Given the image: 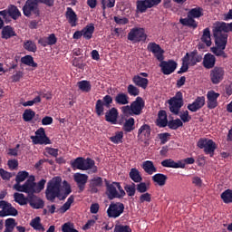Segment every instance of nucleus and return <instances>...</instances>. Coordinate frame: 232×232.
<instances>
[{
	"mask_svg": "<svg viewBox=\"0 0 232 232\" xmlns=\"http://www.w3.org/2000/svg\"><path fill=\"white\" fill-rule=\"evenodd\" d=\"M129 176L134 183H140L142 181L140 172L136 168L130 169Z\"/></svg>",
	"mask_w": 232,
	"mask_h": 232,
	"instance_id": "nucleus-40",
	"label": "nucleus"
},
{
	"mask_svg": "<svg viewBox=\"0 0 232 232\" xmlns=\"http://www.w3.org/2000/svg\"><path fill=\"white\" fill-rule=\"evenodd\" d=\"M114 102H116V104L119 106H125L130 103V97L124 92H120L114 97Z\"/></svg>",
	"mask_w": 232,
	"mask_h": 232,
	"instance_id": "nucleus-32",
	"label": "nucleus"
},
{
	"mask_svg": "<svg viewBox=\"0 0 232 232\" xmlns=\"http://www.w3.org/2000/svg\"><path fill=\"white\" fill-rule=\"evenodd\" d=\"M0 177L3 180H9L12 179L13 175L11 172L5 170L4 169H0Z\"/></svg>",
	"mask_w": 232,
	"mask_h": 232,
	"instance_id": "nucleus-63",
	"label": "nucleus"
},
{
	"mask_svg": "<svg viewBox=\"0 0 232 232\" xmlns=\"http://www.w3.org/2000/svg\"><path fill=\"white\" fill-rule=\"evenodd\" d=\"M206 104L205 97H198L192 103L188 104L187 109L191 112L200 111Z\"/></svg>",
	"mask_w": 232,
	"mask_h": 232,
	"instance_id": "nucleus-20",
	"label": "nucleus"
},
{
	"mask_svg": "<svg viewBox=\"0 0 232 232\" xmlns=\"http://www.w3.org/2000/svg\"><path fill=\"white\" fill-rule=\"evenodd\" d=\"M148 35L144 32L142 27H133L130 29V33L127 34V40L132 42L133 44L146 42Z\"/></svg>",
	"mask_w": 232,
	"mask_h": 232,
	"instance_id": "nucleus-9",
	"label": "nucleus"
},
{
	"mask_svg": "<svg viewBox=\"0 0 232 232\" xmlns=\"http://www.w3.org/2000/svg\"><path fill=\"white\" fill-rule=\"evenodd\" d=\"M79 90L83 92H90L92 91V84L90 81L82 80L78 82Z\"/></svg>",
	"mask_w": 232,
	"mask_h": 232,
	"instance_id": "nucleus-42",
	"label": "nucleus"
},
{
	"mask_svg": "<svg viewBox=\"0 0 232 232\" xmlns=\"http://www.w3.org/2000/svg\"><path fill=\"white\" fill-rule=\"evenodd\" d=\"M17 34H16L14 27H12L10 25L3 27V29H2V38L3 39L8 40V39H10L12 37H14Z\"/></svg>",
	"mask_w": 232,
	"mask_h": 232,
	"instance_id": "nucleus-35",
	"label": "nucleus"
},
{
	"mask_svg": "<svg viewBox=\"0 0 232 232\" xmlns=\"http://www.w3.org/2000/svg\"><path fill=\"white\" fill-rule=\"evenodd\" d=\"M82 170H91V174H95L98 172V168L95 165L94 160L90 158L83 159V165Z\"/></svg>",
	"mask_w": 232,
	"mask_h": 232,
	"instance_id": "nucleus-26",
	"label": "nucleus"
},
{
	"mask_svg": "<svg viewBox=\"0 0 232 232\" xmlns=\"http://www.w3.org/2000/svg\"><path fill=\"white\" fill-rule=\"evenodd\" d=\"M106 183V194L109 199L114 198H123L126 197V191L123 189V187L121 186L120 182L113 181L110 183L107 179H105Z\"/></svg>",
	"mask_w": 232,
	"mask_h": 232,
	"instance_id": "nucleus-6",
	"label": "nucleus"
},
{
	"mask_svg": "<svg viewBox=\"0 0 232 232\" xmlns=\"http://www.w3.org/2000/svg\"><path fill=\"white\" fill-rule=\"evenodd\" d=\"M169 178L168 176L162 174V173H157L152 177V180L154 183H156L158 186H165L166 181H168Z\"/></svg>",
	"mask_w": 232,
	"mask_h": 232,
	"instance_id": "nucleus-38",
	"label": "nucleus"
},
{
	"mask_svg": "<svg viewBox=\"0 0 232 232\" xmlns=\"http://www.w3.org/2000/svg\"><path fill=\"white\" fill-rule=\"evenodd\" d=\"M127 93L133 97L139 96L140 89L137 88L135 85L130 84L129 86H127Z\"/></svg>",
	"mask_w": 232,
	"mask_h": 232,
	"instance_id": "nucleus-56",
	"label": "nucleus"
},
{
	"mask_svg": "<svg viewBox=\"0 0 232 232\" xmlns=\"http://www.w3.org/2000/svg\"><path fill=\"white\" fill-rule=\"evenodd\" d=\"M47 180L42 179L39 182L35 183V192L36 194L41 193V191L44 188V186L46 185Z\"/></svg>",
	"mask_w": 232,
	"mask_h": 232,
	"instance_id": "nucleus-58",
	"label": "nucleus"
},
{
	"mask_svg": "<svg viewBox=\"0 0 232 232\" xmlns=\"http://www.w3.org/2000/svg\"><path fill=\"white\" fill-rule=\"evenodd\" d=\"M63 184L65 186V191L64 194L62 195V178L54 177L49 180L45 189L46 199L53 203L56 198L59 200H64L67 197H69V195L72 193L71 185L68 183V181H63Z\"/></svg>",
	"mask_w": 232,
	"mask_h": 232,
	"instance_id": "nucleus-1",
	"label": "nucleus"
},
{
	"mask_svg": "<svg viewBox=\"0 0 232 232\" xmlns=\"http://www.w3.org/2000/svg\"><path fill=\"white\" fill-rule=\"evenodd\" d=\"M23 14L24 16L30 17L31 15L39 16V0H27L23 6Z\"/></svg>",
	"mask_w": 232,
	"mask_h": 232,
	"instance_id": "nucleus-11",
	"label": "nucleus"
},
{
	"mask_svg": "<svg viewBox=\"0 0 232 232\" xmlns=\"http://www.w3.org/2000/svg\"><path fill=\"white\" fill-rule=\"evenodd\" d=\"M35 186V177L30 176L27 181H25L23 185L14 184V189L17 190L18 192H23L25 194H29V196H32L34 194H36Z\"/></svg>",
	"mask_w": 232,
	"mask_h": 232,
	"instance_id": "nucleus-7",
	"label": "nucleus"
},
{
	"mask_svg": "<svg viewBox=\"0 0 232 232\" xmlns=\"http://www.w3.org/2000/svg\"><path fill=\"white\" fill-rule=\"evenodd\" d=\"M65 17L68 21V24L71 25V27L76 26L77 24L76 23L79 19L77 18V15L72 7H67L65 12Z\"/></svg>",
	"mask_w": 232,
	"mask_h": 232,
	"instance_id": "nucleus-27",
	"label": "nucleus"
},
{
	"mask_svg": "<svg viewBox=\"0 0 232 232\" xmlns=\"http://www.w3.org/2000/svg\"><path fill=\"white\" fill-rule=\"evenodd\" d=\"M83 160L84 158L79 157L75 159L73 161H71V167L72 169H77L82 170V165H83Z\"/></svg>",
	"mask_w": 232,
	"mask_h": 232,
	"instance_id": "nucleus-55",
	"label": "nucleus"
},
{
	"mask_svg": "<svg viewBox=\"0 0 232 232\" xmlns=\"http://www.w3.org/2000/svg\"><path fill=\"white\" fill-rule=\"evenodd\" d=\"M36 112L32 109H25L23 113V120L25 122H29L35 118Z\"/></svg>",
	"mask_w": 232,
	"mask_h": 232,
	"instance_id": "nucleus-44",
	"label": "nucleus"
},
{
	"mask_svg": "<svg viewBox=\"0 0 232 232\" xmlns=\"http://www.w3.org/2000/svg\"><path fill=\"white\" fill-rule=\"evenodd\" d=\"M141 168L149 176L158 172V169L154 166L153 161H143Z\"/></svg>",
	"mask_w": 232,
	"mask_h": 232,
	"instance_id": "nucleus-31",
	"label": "nucleus"
},
{
	"mask_svg": "<svg viewBox=\"0 0 232 232\" xmlns=\"http://www.w3.org/2000/svg\"><path fill=\"white\" fill-rule=\"evenodd\" d=\"M28 203L30 204L31 208L34 209L43 208L44 206V201H43L39 197L34 194L28 196Z\"/></svg>",
	"mask_w": 232,
	"mask_h": 232,
	"instance_id": "nucleus-25",
	"label": "nucleus"
},
{
	"mask_svg": "<svg viewBox=\"0 0 232 232\" xmlns=\"http://www.w3.org/2000/svg\"><path fill=\"white\" fill-rule=\"evenodd\" d=\"M103 186V179L101 177H95L90 180L89 188L92 194L98 193V188Z\"/></svg>",
	"mask_w": 232,
	"mask_h": 232,
	"instance_id": "nucleus-24",
	"label": "nucleus"
},
{
	"mask_svg": "<svg viewBox=\"0 0 232 232\" xmlns=\"http://www.w3.org/2000/svg\"><path fill=\"white\" fill-rule=\"evenodd\" d=\"M232 33V22L230 24L225 22H216L213 24V37L215 40L227 41L228 33Z\"/></svg>",
	"mask_w": 232,
	"mask_h": 232,
	"instance_id": "nucleus-4",
	"label": "nucleus"
},
{
	"mask_svg": "<svg viewBox=\"0 0 232 232\" xmlns=\"http://www.w3.org/2000/svg\"><path fill=\"white\" fill-rule=\"evenodd\" d=\"M221 198L225 204L232 203V192L230 189L224 190L221 194Z\"/></svg>",
	"mask_w": 232,
	"mask_h": 232,
	"instance_id": "nucleus-52",
	"label": "nucleus"
},
{
	"mask_svg": "<svg viewBox=\"0 0 232 232\" xmlns=\"http://www.w3.org/2000/svg\"><path fill=\"white\" fill-rule=\"evenodd\" d=\"M29 177V172L26 170H22L19 171L17 176H16V184L15 185H20L21 182L25 181V179Z\"/></svg>",
	"mask_w": 232,
	"mask_h": 232,
	"instance_id": "nucleus-54",
	"label": "nucleus"
},
{
	"mask_svg": "<svg viewBox=\"0 0 232 232\" xmlns=\"http://www.w3.org/2000/svg\"><path fill=\"white\" fill-rule=\"evenodd\" d=\"M31 140L34 145H50L51 140L47 137L44 128L35 130V136H32Z\"/></svg>",
	"mask_w": 232,
	"mask_h": 232,
	"instance_id": "nucleus-15",
	"label": "nucleus"
},
{
	"mask_svg": "<svg viewBox=\"0 0 232 232\" xmlns=\"http://www.w3.org/2000/svg\"><path fill=\"white\" fill-rule=\"evenodd\" d=\"M209 76L212 84H219L224 81L225 69L222 67H214L213 70L210 71Z\"/></svg>",
	"mask_w": 232,
	"mask_h": 232,
	"instance_id": "nucleus-17",
	"label": "nucleus"
},
{
	"mask_svg": "<svg viewBox=\"0 0 232 232\" xmlns=\"http://www.w3.org/2000/svg\"><path fill=\"white\" fill-rule=\"evenodd\" d=\"M216 57L212 53H207L205 58H203V66L209 70L215 67Z\"/></svg>",
	"mask_w": 232,
	"mask_h": 232,
	"instance_id": "nucleus-29",
	"label": "nucleus"
},
{
	"mask_svg": "<svg viewBox=\"0 0 232 232\" xmlns=\"http://www.w3.org/2000/svg\"><path fill=\"white\" fill-rule=\"evenodd\" d=\"M124 190L125 192H127V196L129 197H135L136 195V184L135 183H131L130 185H125L124 186Z\"/></svg>",
	"mask_w": 232,
	"mask_h": 232,
	"instance_id": "nucleus-53",
	"label": "nucleus"
},
{
	"mask_svg": "<svg viewBox=\"0 0 232 232\" xmlns=\"http://www.w3.org/2000/svg\"><path fill=\"white\" fill-rule=\"evenodd\" d=\"M125 206L122 202H111L107 210L109 218H117L124 213Z\"/></svg>",
	"mask_w": 232,
	"mask_h": 232,
	"instance_id": "nucleus-14",
	"label": "nucleus"
},
{
	"mask_svg": "<svg viewBox=\"0 0 232 232\" xmlns=\"http://www.w3.org/2000/svg\"><path fill=\"white\" fill-rule=\"evenodd\" d=\"M41 101H42L41 97L40 96H36L34 100H30V101L23 102L22 106H24V107L34 106V105H35L37 103H40Z\"/></svg>",
	"mask_w": 232,
	"mask_h": 232,
	"instance_id": "nucleus-59",
	"label": "nucleus"
},
{
	"mask_svg": "<svg viewBox=\"0 0 232 232\" xmlns=\"http://www.w3.org/2000/svg\"><path fill=\"white\" fill-rule=\"evenodd\" d=\"M112 104L113 98L110 95H106L102 98V100H97L95 105V112L98 117L105 114L106 121L112 125H116L118 122L119 111L116 108H111ZM105 108L109 109L106 113L104 112Z\"/></svg>",
	"mask_w": 232,
	"mask_h": 232,
	"instance_id": "nucleus-2",
	"label": "nucleus"
},
{
	"mask_svg": "<svg viewBox=\"0 0 232 232\" xmlns=\"http://www.w3.org/2000/svg\"><path fill=\"white\" fill-rule=\"evenodd\" d=\"M161 3V0H137L136 12L138 14H144L148 9L155 7Z\"/></svg>",
	"mask_w": 232,
	"mask_h": 232,
	"instance_id": "nucleus-12",
	"label": "nucleus"
},
{
	"mask_svg": "<svg viewBox=\"0 0 232 232\" xmlns=\"http://www.w3.org/2000/svg\"><path fill=\"white\" fill-rule=\"evenodd\" d=\"M220 96L218 92H216L214 90H210L208 92L207 99H208V108L209 110H213L218 106V99Z\"/></svg>",
	"mask_w": 232,
	"mask_h": 232,
	"instance_id": "nucleus-18",
	"label": "nucleus"
},
{
	"mask_svg": "<svg viewBox=\"0 0 232 232\" xmlns=\"http://www.w3.org/2000/svg\"><path fill=\"white\" fill-rule=\"evenodd\" d=\"M16 225L17 224L14 218H7L5 220V230H4V232H14Z\"/></svg>",
	"mask_w": 232,
	"mask_h": 232,
	"instance_id": "nucleus-49",
	"label": "nucleus"
},
{
	"mask_svg": "<svg viewBox=\"0 0 232 232\" xmlns=\"http://www.w3.org/2000/svg\"><path fill=\"white\" fill-rule=\"evenodd\" d=\"M30 226L34 229V230H38V231H44V227L42 226L41 224V218L40 217H36L34 218L31 223H30Z\"/></svg>",
	"mask_w": 232,
	"mask_h": 232,
	"instance_id": "nucleus-51",
	"label": "nucleus"
},
{
	"mask_svg": "<svg viewBox=\"0 0 232 232\" xmlns=\"http://www.w3.org/2000/svg\"><path fill=\"white\" fill-rule=\"evenodd\" d=\"M203 8L202 7H194L191 8L188 13L187 18H179V24L184 26H188L192 29H197L198 22L195 19H198L203 16Z\"/></svg>",
	"mask_w": 232,
	"mask_h": 232,
	"instance_id": "nucleus-5",
	"label": "nucleus"
},
{
	"mask_svg": "<svg viewBox=\"0 0 232 232\" xmlns=\"http://www.w3.org/2000/svg\"><path fill=\"white\" fill-rule=\"evenodd\" d=\"M182 61H183V63H182L179 71H178V74L185 73L189 69V53H186L184 58H182Z\"/></svg>",
	"mask_w": 232,
	"mask_h": 232,
	"instance_id": "nucleus-41",
	"label": "nucleus"
},
{
	"mask_svg": "<svg viewBox=\"0 0 232 232\" xmlns=\"http://www.w3.org/2000/svg\"><path fill=\"white\" fill-rule=\"evenodd\" d=\"M8 16H10L13 20H17L21 15V13L18 10V7L14 5H10L7 9Z\"/></svg>",
	"mask_w": 232,
	"mask_h": 232,
	"instance_id": "nucleus-43",
	"label": "nucleus"
},
{
	"mask_svg": "<svg viewBox=\"0 0 232 232\" xmlns=\"http://www.w3.org/2000/svg\"><path fill=\"white\" fill-rule=\"evenodd\" d=\"M183 126V121L180 119L169 120L168 122V127L170 130H176Z\"/></svg>",
	"mask_w": 232,
	"mask_h": 232,
	"instance_id": "nucleus-47",
	"label": "nucleus"
},
{
	"mask_svg": "<svg viewBox=\"0 0 232 232\" xmlns=\"http://www.w3.org/2000/svg\"><path fill=\"white\" fill-rule=\"evenodd\" d=\"M161 166L164 168H173V169H185V163L183 161H174V160H163L161 161Z\"/></svg>",
	"mask_w": 232,
	"mask_h": 232,
	"instance_id": "nucleus-28",
	"label": "nucleus"
},
{
	"mask_svg": "<svg viewBox=\"0 0 232 232\" xmlns=\"http://www.w3.org/2000/svg\"><path fill=\"white\" fill-rule=\"evenodd\" d=\"M58 38L54 34H49L47 37H43L38 39V44H41L43 47L52 46L53 44H57Z\"/></svg>",
	"mask_w": 232,
	"mask_h": 232,
	"instance_id": "nucleus-23",
	"label": "nucleus"
},
{
	"mask_svg": "<svg viewBox=\"0 0 232 232\" xmlns=\"http://www.w3.org/2000/svg\"><path fill=\"white\" fill-rule=\"evenodd\" d=\"M14 202L18 203L20 206H25L28 204L29 197L25 198L24 194L14 192Z\"/></svg>",
	"mask_w": 232,
	"mask_h": 232,
	"instance_id": "nucleus-39",
	"label": "nucleus"
},
{
	"mask_svg": "<svg viewBox=\"0 0 232 232\" xmlns=\"http://www.w3.org/2000/svg\"><path fill=\"white\" fill-rule=\"evenodd\" d=\"M197 146L203 150L206 155H209L210 157H214L215 150H217V144L213 140H208L206 138H200L197 142Z\"/></svg>",
	"mask_w": 232,
	"mask_h": 232,
	"instance_id": "nucleus-10",
	"label": "nucleus"
},
{
	"mask_svg": "<svg viewBox=\"0 0 232 232\" xmlns=\"http://www.w3.org/2000/svg\"><path fill=\"white\" fill-rule=\"evenodd\" d=\"M181 122L188 123L192 120V117L189 115V111L186 110L183 113L179 115Z\"/></svg>",
	"mask_w": 232,
	"mask_h": 232,
	"instance_id": "nucleus-60",
	"label": "nucleus"
},
{
	"mask_svg": "<svg viewBox=\"0 0 232 232\" xmlns=\"http://www.w3.org/2000/svg\"><path fill=\"white\" fill-rule=\"evenodd\" d=\"M169 111L174 115H179V111L184 106L183 94L181 92H176V95L173 98L168 100Z\"/></svg>",
	"mask_w": 232,
	"mask_h": 232,
	"instance_id": "nucleus-8",
	"label": "nucleus"
},
{
	"mask_svg": "<svg viewBox=\"0 0 232 232\" xmlns=\"http://www.w3.org/2000/svg\"><path fill=\"white\" fill-rule=\"evenodd\" d=\"M24 50L35 53L37 52L36 44L34 41L28 40L24 44Z\"/></svg>",
	"mask_w": 232,
	"mask_h": 232,
	"instance_id": "nucleus-50",
	"label": "nucleus"
},
{
	"mask_svg": "<svg viewBox=\"0 0 232 232\" xmlns=\"http://www.w3.org/2000/svg\"><path fill=\"white\" fill-rule=\"evenodd\" d=\"M136 190L137 192L143 194L146 193L149 190V188L147 186L146 182H140L136 185Z\"/></svg>",
	"mask_w": 232,
	"mask_h": 232,
	"instance_id": "nucleus-57",
	"label": "nucleus"
},
{
	"mask_svg": "<svg viewBox=\"0 0 232 232\" xmlns=\"http://www.w3.org/2000/svg\"><path fill=\"white\" fill-rule=\"evenodd\" d=\"M95 32V27L93 24H89L83 29H82V34L86 40H91Z\"/></svg>",
	"mask_w": 232,
	"mask_h": 232,
	"instance_id": "nucleus-33",
	"label": "nucleus"
},
{
	"mask_svg": "<svg viewBox=\"0 0 232 232\" xmlns=\"http://www.w3.org/2000/svg\"><path fill=\"white\" fill-rule=\"evenodd\" d=\"M73 202H74V197L70 196L67 201L63 204V206L60 207L59 208L60 213L64 214L66 211H68L71 208L72 204Z\"/></svg>",
	"mask_w": 232,
	"mask_h": 232,
	"instance_id": "nucleus-46",
	"label": "nucleus"
},
{
	"mask_svg": "<svg viewBox=\"0 0 232 232\" xmlns=\"http://www.w3.org/2000/svg\"><path fill=\"white\" fill-rule=\"evenodd\" d=\"M145 102L140 97H137L130 104L131 114L132 115H140L141 111L144 108Z\"/></svg>",
	"mask_w": 232,
	"mask_h": 232,
	"instance_id": "nucleus-21",
	"label": "nucleus"
},
{
	"mask_svg": "<svg viewBox=\"0 0 232 232\" xmlns=\"http://www.w3.org/2000/svg\"><path fill=\"white\" fill-rule=\"evenodd\" d=\"M0 217H17L18 210L13 207L12 203H9L8 201L1 200L0 201Z\"/></svg>",
	"mask_w": 232,
	"mask_h": 232,
	"instance_id": "nucleus-13",
	"label": "nucleus"
},
{
	"mask_svg": "<svg viewBox=\"0 0 232 232\" xmlns=\"http://www.w3.org/2000/svg\"><path fill=\"white\" fill-rule=\"evenodd\" d=\"M151 135V128L149 124H143L137 132V138L140 140H148Z\"/></svg>",
	"mask_w": 232,
	"mask_h": 232,
	"instance_id": "nucleus-22",
	"label": "nucleus"
},
{
	"mask_svg": "<svg viewBox=\"0 0 232 232\" xmlns=\"http://www.w3.org/2000/svg\"><path fill=\"white\" fill-rule=\"evenodd\" d=\"M113 232H131V229L129 226L117 225L114 227Z\"/></svg>",
	"mask_w": 232,
	"mask_h": 232,
	"instance_id": "nucleus-61",
	"label": "nucleus"
},
{
	"mask_svg": "<svg viewBox=\"0 0 232 232\" xmlns=\"http://www.w3.org/2000/svg\"><path fill=\"white\" fill-rule=\"evenodd\" d=\"M123 138H124V132L123 131H117L114 136L110 138V140L113 144L118 145L120 143H123Z\"/></svg>",
	"mask_w": 232,
	"mask_h": 232,
	"instance_id": "nucleus-48",
	"label": "nucleus"
},
{
	"mask_svg": "<svg viewBox=\"0 0 232 232\" xmlns=\"http://www.w3.org/2000/svg\"><path fill=\"white\" fill-rule=\"evenodd\" d=\"M74 181L77 184L79 193H82L85 189V185L88 181V176L86 174L77 172L74 174Z\"/></svg>",
	"mask_w": 232,
	"mask_h": 232,
	"instance_id": "nucleus-19",
	"label": "nucleus"
},
{
	"mask_svg": "<svg viewBox=\"0 0 232 232\" xmlns=\"http://www.w3.org/2000/svg\"><path fill=\"white\" fill-rule=\"evenodd\" d=\"M135 119L130 118L129 120H125L122 126V130L125 133H130L132 130H135Z\"/></svg>",
	"mask_w": 232,
	"mask_h": 232,
	"instance_id": "nucleus-36",
	"label": "nucleus"
},
{
	"mask_svg": "<svg viewBox=\"0 0 232 232\" xmlns=\"http://www.w3.org/2000/svg\"><path fill=\"white\" fill-rule=\"evenodd\" d=\"M147 51L153 53L154 57L160 62V67L161 68L164 75H171L175 72L178 63L172 59L164 61V50L160 44L154 42L149 43L147 45Z\"/></svg>",
	"mask_w": 232,
	"mask_h": 232,
	"instance_id": "nucleus-3",
	"label": "nucleus"
},
{
	"mask_svg": "<svg viewBox=\"0 0 232 232\" xmlns=\"http://www.w3.org/2000/svg\"><path fill=\"white\" fill-rule=\"evenodd\" d=\"M200 40L203 44H206L208 47L212 45L211 31L208 27L203 29V34Z\"/></svg>",
	"mask_w": 232,
	"mask_h": 232,
	"instance_id": "nucleus-37",
	"label": "nucleus"
},
{
	"mask_svg": "<svg viewBox=\"0 0 232 232\" xmlns=\"http://www.w3.org/2000/svg\"><path fill=\"white\" fill-rule=\"evenodd\" d=\"M63 232H73V231H77L76 229H74L72 227H71V223L70 222H66L63 225V228H62Z\"/></svg>",
	"mask_w": 232,
	"mask_h": 232,
	"instance_id": "nucleus-64",
	"label": "nucleus"
},
{
	"mask_svg": "<svg viewBox=\"0 0 232 232\" xmlns=\"http://www.w3.org/2000/svg\"><path fill=\"white\" fill-rule=\"evenodd\" d=\"M132 82L135 84L137 87H140L143 90H146L149 85V80L148 78H142L140 75H135L132 78Z\"/></svg>",
	"mask_w": 232,
	"mask_h": 232,
	"instance_id": "nucleus-30",
	"label": "nucleus"
},
{
	"mask_svg": "<svg viewBox=\"0 0 232 232\" xmlns=\"http://www.w3.org/2000/svg\"><path fill=\"white\" fill-rule=\"evenodd\" d=\"M21 63L23 64L36 68L38 67V63L34 61V57L31 55H25L24 57L21 58Z\"/></svg>",
	"mask_w": 232,
	"mask_h": 232,
	"instance_id": "nucleus-45",
	"label": "nucleus"
},
{
	"mask_svg": "<svg viewBox=\"0 0 232 232\" xmlns=\"http://www.w3.org/2000/svg\"><path fill=\"white\" fill-rule=\"evenodd\" d=\"M203 60V56L201 54H198V51L194 50L188 53V62L190 61V64L192 66L196 65L197 63H201Z\"/></svg>",
	"mask_w": 232,
	"mask_h": 232,
	"instance_id": "nucleus-34",
	"label": "nucleus"
},
{
	"mask_svg": "<svg viewBox=\"0 0 232 232\" xmlns=\"http://www.w3.org/2000/svg\"><path fill=\"white\" fill-rule=\"evenodd\" d=\"M140 202L141 204L144 202L150 203L151 202V194H150L149 192H145V193L141 194L140 197Z\"/></svg>",
	"mask_w": 232,
	"mask_h": 232,
	"instance_id": "nucleus-62",
	"label": "nucleus"
},
{
	"mask_svg": "<svg viewBox=\"0 0 232 232\" xmlns=\"http://www.w3.org/2000/svg\"><path fill=\"white\" fill-rule=\"evenodd\" d=\"M216 47L211 48L212 53L218 57L227 58V54L225 50L227 44V40H215Z\"/></svg>",
	"mask_w": 232,
	"mask_h": 232,
	"instance_id": "nucleus-16",
	"label": "nucleus"
}]
</instances>
